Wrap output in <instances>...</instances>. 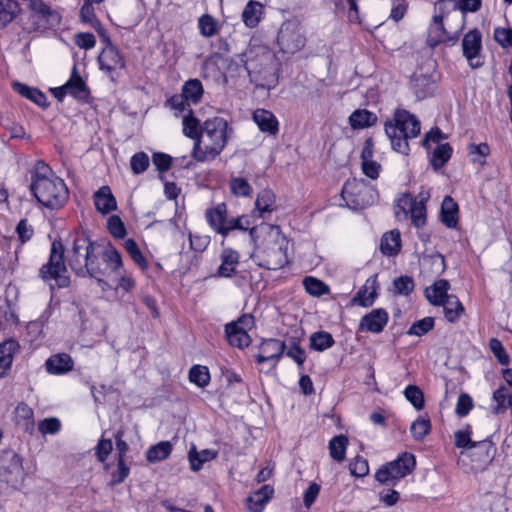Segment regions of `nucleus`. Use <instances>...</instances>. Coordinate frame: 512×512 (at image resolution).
<instances>
[{"instance_id":"f257e3e1","label":"nucleus","mask_w":512,"mask_h":512,"mask_svg":"<svg viewBox=\"0 0 512 512\" xmlns=\"http://www.w3.org/2000/svg\"><path fill=\"white\" fill-rule=\"evenodd\" d=\"M97 247V244L84 231L70 233L65 248L61 242L54 241L51 246L49 262L41 269L43 278L54 279L61 288L67 287L70 280L64 263L65 258L77 275L94 277L102 282L100 277L104 275V272L98 261Z\"/></svg>"},{"instance_id":"f03ea898","label":"nucleus","mask_w":512,"mask_h":512,"mask_svg":"<svg viewBox=\"0 0 512 512\" xmlns=\"http://www.w3.org/2000/svg\"><path fill=\"white\" fill-rule=\"evenodd\" d=\"M254 250L251 259L259 267L278 270L288 263V239L279 226L261 223L249 230Z\"/></svg>"},{"instance_id":"7ed1b4c3","label":"nucleus","mask_w":512,"mask_h":512,"mask_svg":"<svg viewBox=\"0 0 512 512\" xmlns=\"http://www.w3.org/2000/svg\"><path fill=\"white\" fill-rule=\"evenodd\" d=\"M232 129L226 119L212 117L201 126L200 138L194 143L192 156L199 162L215 159L225 148Z\"/></svg>"},{"instance_id":"20e7f679","label":"nucleus","mask_w":512,"mask_h":512,"mask_svg":"<svg viewBox=\"0 0 512 512\" xmlns=\"http://www.w3.org/2000/svg\"><path fill=\"white\" fill-rule=\"evenodd\" d=\"M30 189L40 204L51 209L61 207L68 198V189L64 181L44 164L36 167Z\"/></svg>"},{"instance_id":"39448f33","label":"nucleus","mask_w":512,"mask_h":512,"mask_svg":"<svg viewBox=\"0 0 512 512\" xmlns=\"http://www.w3.org/2000/svg\"><path fill=\"white\" fill-rule=\"evenodd\" d=\"M420 130V121L405 109H396L393 118L385 122V133L393 150L402 154H408V140L416 138Z\"/></svg>"},{"instance_id":"423d86ee","label":"nucleus","mask_w":512,"mask_h":512,"mask_svg":"<svg viewBox=\"0 0 512 512\" xmlns=\"http://www.w3.org/2000/svg\"><path fill=\"white\" fill-rule=\"evenodd\" d=\"M429 198L428 192H420L417 196L410 193H402L394 200V214L397 220L411 219L416 228L426 224V201Z\"/></svg>"},{"instance_id":"0eeeda50","label":"nucleus","mask_w":512,"mask_h":512,"mask_svg":"<svg viewBox=\"0 0 512 512\" xmlns=\"http://www.w3.org/2000/svg\"><path fill=\"white\" fill-rule=\"evenodd\" d=\"M342 198L348 208L358 210L373 205L378 199V192L364 179L352 178L344 183Z\"/></svg>"},{"instance_id":"6e6552de","label":"nucleus","mask_w":512,"mask_h":512,"mask_svg":"<svg viewBox=\"0 0 512 512\" xmlns=\"http://www.w3.org/2000/svg\"><path fill=\"white\" fill-rule=\"evenodd\" d=\"M205 216L210 227L222 236H227L234 230H250L252 225L247 215L228 218L225 203H220L213 208L207 209Z\"/></svg>"},{"instance_id":"1a4fd4ad","label":"nucleus","mask_w":512,"mask_h":512,"mask_svg":"<svg viewBox=\"0 0 512 512\" xmlns=\"http://www.w3.org/2000/svg\"><path fill=\"white\" fill-rule=\"evenodd\" d=\"M415 465V456L409 452H403L395 460L382 465L376 471L375 479L382 485L395 486L413 471Z\"/></svg>"},{"instance_id":"9d476101","label":"nucleus","mask_w":512,"mask_h":512,"mask_svg":"<svg viewBox=\"0 0 512 512\" xmlns=\"http://www.w3.org/2000/svg\"><path fill=\"white\" fill-rule=\"evenodd\" d=\"M492 450L491 441H477L469 449L460 451L457 464L466 473L482 471L492 460Z\"/></svg>"},{"instance_id":"9b49d317","label":"nucleus","mask_w":512,"mask_h":512,"mask_svg":"<svg viewBox=\"0 0 512 512\" xmlns=\"http://www.w3.org/2000/svg\"><path fill=\"white\" fill-rule=\"evenodd\" d=\"M60 20V15L52 11L43 1L32 0L24 29L28 32L42 31L57 26Z\"/></svg>"},{"instance_id":"f8f14e48","label":"nucleus","mask_w":512,"mask_h":512,"mask_svg":"<svg viewBox=\"0 0 512 512\" xmlns=\"http://www.w3.org/2000/svg\"><path fill=\"white\" fill-rule=\"evenodd\" d=\"M277 42L282 52L288 54L297 53L306 43L303 27L298 21H285L278 32Z\"/></svg>"},{"instance_id":"ddd939ff","label":"nucleus","mask_w":512,"mask_h":512,"mask_svg":"<svg viewBox=\"0 0 512 512\" xmlns=\"http://www.w3.org/2000/svg\"><path fill=\"white\" fill-rule=\"evenodd\" d=\"M220 265L218 266L215 276L220 278L234 277V283L238 287H242L247 283L246 275L239 273L237 267L240 263V254L232 248H224L219 256Z\"/></svg>"},{"instance_id":"4468645a","label":"nucleus","mask_w":512,"mask_h":512,"mask_svg":"<svg viewBox=\"0 0 512 512\" xmlns=\"http://www.w3.org/2000/svg\"><path fill=\"white\" fill-rule=\"evenodd\" d=\"M444 134L438 128L431 129L423 139V146L429 150L431 144H437L432 152L431 164L434 169H440L451 158L452 147L448 143H441L444 139Z\"/></svg>"},{"instance_id":"2eb2a0df","label":"nucleus","mask_w":512,"mask_h":512,"mask_svg":"<svg viewBox=\"0 0 512 512\" xmlns=\"http://www.w3.org/2000/svg\"><path fill=\"white\" fill-rule=\"evenodd\" d=\"M253 324V317L248 314L242 315L237 321L226 324L225 334L229 344L238 348L247 347L251 341L248 330L252 328Z\"/></svg>"},{"instance_id":"dca6fc26","label":"nucleus","mask_w":512,"mask_h":512,"mask_svg":"<svg viewBox=\"0 0 512 512\" xmlns=\"http://www.w3.org/2000/svg\"><path fill=\"white\" fill-rule=\"evenodd\" d=\"M101 37L106 42V46L98 56L99 68L113 79V73L125 67V60L118 49L110 43L106 34Z\"/></svg>"},{"instance_id":"f3484780","label":"nucleus","mask_w":512,"mask_h":512,"mask_svg":"<svg viewBox=\"0 0 512 512\" xmlns=\"http://www.w3.org/2000/svg\"><path fill=\"white\" fill-rule=\"evenodd\" d=\"M463 55L471 68H479L483 65L481 56L482 35L477 29L467 32L462 40Z\"/></svg>"},{"instance_id":"a211bd4d","label":"nucleus","mask_w":512,"mask_h":512,"mask_svg":"<svg viewBox=\"0 0 512 512\" xmlns=\"http://www.w3.org/2000/svg\"><path fill=\"white\" fill-rule=\"evenodd\" d=\"M389 320L388 312L383 308L373 309L364 315L359 323V331L380 333L383 331Z\"/></svg>"},{"instance_id":"6ab92c4d","label":"nucleus","mask_w":512,"mask_h":512,"mask_svg":"<svg viewBox=\"0 0 512 512\" xmlns=\"http://www.w3.org/2000/svg\"><path fill=\"white\" fill-rule=\"evenodd\" d=\"M445 2L439 1L435 5V14L433 16V21L429 27V35L428 41L434 46L447 38V32L443 25V9Z\"/></svg>"},{"instance_id":"aec40b11","label":"nucleus","mask_w":512,"mask_h":512,"mask_svg":"<svg viewBox=\"0 0 512 512\" xmlns=\"http://www.w3.org/2000/svg\"><path fill=\"white\" fill-rule=\"evenodd\" d=\"M377 290V276L373 275L365 281L364 285L358 290V292L352 298V304L359 305L362 307L371 306L377 297Z\"/></svg>"},{"instance_id":"412c9836","label":"nucleus","mask_w":512,"mask_h":512,"mask_svg":"<svg viewBox=\"0 0 512 512\" xmlns=\"http://www.w3.org/2000/svg\"><path fill=\"white\" fill-rule=\"evenodd\" d=\"M507 498L498 493H486L479 497L474 512H503L506 508Z\"/></svg>"},{"instance_id":"4be33fe9","label":"nucleus","mask_w":512,"mask_h":512,"mask_svg":"<svg viewBox=\"0 0 512 512\" xmlns=\"http://www.w3.org/2000/svg\"><path fill=\"white\" fill-rule=\"evenodd\" d=\"M252 118L261 132L273 136L279 132V122L271 111L266 109H256L253 112Z\"/></svg>"},{"instance_id":"5701e85b","label":"nucleus","mask_w":512,"mask_h":512,"mask_svg":"<svg viewBox=\"0 0 512 512\" xmlns=\"http://www.w3.org/2000/svg\"><path fill=\"white\" fill-rule=\"evenodd\" d=\"M284 350V342L278 339H267L260 345L259 354L256 358L257 362L261 364L271 360L278 361Z\"/></svg>"},{"instance_id":"b1692460","label":"nucleus","mask_w":512,"mask_h":512,"mask_svg":"<svg viewBox=\"0 0 512 512\" xmlns=\"http://www.w3.org/2000/svg\"><path fill=\"white\" fill-rule=\"evenodd\" d=\"M46 370L53 375H64L73 369L74 362L69 354L59 353L50 356L45 362Z\"/></svg>"},{"instance_id":"393cba45","label":"nucleus","mask_w":512,"mask_h":512,"mask_svg":"<svg viewBox=\"0 0 512 512\" xmlns=\"http://www.w3.org/2000/svg\"><path fill=\"white\" fill-rule=\"evenodd\" d=\"M94 205L101 214L116 210L117 202L109 186H102L94 193Z\"/></svg>"},{"instance_id":"a878e982","label":"nucleus","mask_w":512,"mask_h":512,"mask_svg":"<svg viewBox=\"0 0 512 512\" xmlns=\"http://www.w3.org/2000/svg\"><path fill=\"white\" fill-rule=\"evenodd\" d=\"M274 494V489L270 485H263L260 489L252 493L247 498V508L250 512H262L266 504Z\"/></svg>"},{"instance_id":"bb28decb","label":"nucleus","mask_w":512,"mask_h":512,"mask_svg":"<svg viewBox=\"0 0 512 512\" xmlns=\"http://www.w3.org/2000/svg\"><path fill=\"white\" fill-rule=\"evenodd\" d=\"M450 284L447 280L440 279L425 290L427 300L434 306H440L450 295L448 290Z\"/></svg>"},{"instance_id":"cd10ccee","label":"nucleus","mask_w":512,"mask_h":512,"mask_svg":"<svg viewBox=\"0 0 512 512\" xmlns=\"http://www.w3.org/2000/svg\"><path fill=\"white\" fill-rule=\"evenodd\" d=\"M492 411L495 414L505 412L508 408L512 409V393L505 385H500L492 395Z\"/></svg>"},{"instance_id":"c85d7f7f","label":"nucleus","mask_w":512,"mask_h":512,"mask_svg":"<svg viewBox=\"0 0 512 512\" xmlns=\"http://www.w3.org/2000/svg\"><path fill=\"white\" fill-rule=\"evenodd\" d=\"M101 257L110 274L115 276L125 270L122 256L115 247L111 245L106 247L101 253Z\"/></svg>"},{"instance_id":"c756f323","label":"nucleus","mask_w":512,"mask_h":512,"mask_svg":"<svg viewBox=\"0 0 512 512\" xmlns=\"http://www.w3.org/2000/svg\"><path fill=\"white\" fill-rule=\"evenodd\" d=\"M68 95L79 99L85 100L89 96V90L84 80L77 74L76 68H73V72L69 80L65 83Z\"/></svg>"},{"instance_id":"7c9ffc66","label":"nucleus","mask_w":512,"mask_h":512,"mask_svg":"<svg viewBox=\"0 0 512 512\" xmlns=\"http://www.w3.org/2000/svg\"><path fill=\"white\" fill-rule=\"evenodd\" d=\"M15 423L24 431L31 432L34 427V412L25 403H19L14 411Z\"/></svg>"},{"instance_id":"2f4dec72","label":"nucleus","mask_w":512,"mask_h":512,"mask_svg":"<svg viewBox=\"0 0 512 512\" xmlns=\"http://www.w3.org/2000/svg\"><path fill=\"white\" fill-rule=\"evenodd\" d=\"M401 248V235L398 230L386 232L380 242V249L384 255L394 256Z\"/></svg>"},{"instance_id":"473e14b6","label":"nucleus","mask_w":512,"mask_h":512,"mask_svg":"<svg viewBox=\"0 0 512 512\" xmlns=\"http://www.w3.org/2000/svg\"><path fill=\"white\" fill-rule=\"evenodd\" d=\"M17 348L18 344L14 340L0 344V377H3L10 369Z\"/></svg>"},{"instance_id":"72a5a7b5","label":"nucleus","mask_w":512,"mask_h":512,"mask_svg":"<svg viewBox=\"0 0 512 512\" xmlns=\"http://www.w3.org/2000/svg\"><path fill=\"white\" fill-rule=\"evenodd\" d=\"M204 93L203 85L198 79H189L186 81L181 89V95L191 105L197 104Z\"/></svg>"},{"instance_id":"f704fd0d","label":"nucleus","mask_w":512,"mask_h":512,"mask_svg":"<svg viewBox=\"0 0 512 512\" xmlns=\"http://www.w3.org/2000/svg\"><path fill=\"white\" fill-rule=\"evenodd\" d=\"M263 15V5L257 1H249L242 12V20L249 28L258 25Z\"/></svg>"},{"instance_id":"c9c22d12","label":"nucleus","mask_w":512,"mask_h":512,"mask_svg":"<svg viewBox=\"0 0 512 512\" xmlns=\"http://www.w3.org/2000/svg\"><path fill=\"white\" fill-rule=\"evenodd\" d=\"M441 219L448 228H455L458 223V206L454 200L447 196L441 206Z\"/></svg>"},{"instance_id":"e433bc0d","label":"nucleus","mask_w":512,"mask_h":512,"mask_svg":"<svg viewBox=\"0 0 512 512\" xmlns=\"http://www.w3.org/2000/svg\"><path fill=\"white\" fill-rule=\"evenodd\" d=\"M377 121V116L366 109L355 110L349 117V123L354 129H364L374 125Z\"/></svg>"},{"instance_id":"4c0bfd02","label":"nucleus","mask_w":512,"mask_h":512,"mask_svg":"<svg viewBox=\"0 0 512 512\" xmlns=\"http://www.w3.org/2000/svg\"><path fill=\"white\" fill-rule=\"evenodd\" d=\"M13 88L21 96L31 100L38 106L45 107L47 105V98L39 89L18 82L13 84Z\"/></svg>"},{"instance_id":"58836bf2","label":"nucleus","mask_w":512,"mask_h":512,"mask_svg":"<svg viewBox=\"0 0 512 512\" xmlns=\"http://www.w3.org/2000/svg\"><path fill=\"white\" fill-rule=\"evenodd\" d=\"M411 88L418 99L426 98L434 90L433 81L424 75H414L411 80Z\"/></svg>"},{"instance_id":"ea45409f","label":"nucleus","mask_w":512,"mask_h":512,"mask_svg":"<svg viewBox=\"0 0 512 512\" xmlns=\"http://www.w3.org/2000/svg\"><path fill=\"white\" fill-rule=\"evenodd\" d=\"M275 209V195L271 190H262L256 198L255 210L260 217H264L265 213H270Z\"/></svg>"},{"instance_id":"a19ab883","label":"nucleus","mask_w":512,"mask_h":512,"mask_svg":"<svg viewBox=\"0 0 512 512\" xmlns=\"http://www.w3.org/2000/svg\"><path fill=\"white\" fill-rule=\"evenodd\" d=\"M229 189L236 197H249L252 193V186L248 179L240 175H232L229 179Z\"/></svg>"},{"instance_id":"79ce46f5","label":"nucleus","mask_w":512,"mask_h":512,"mask_svg":"<svg viewBox=\"0 0 512 512\" xmlns=\"http://www.w3.org/2000/svg\"><path fill=\"white\" fill-rule=\"evenodd\" d=\"M348 446V438L345 435L334 436L329 441V454L337 462H342L345 459L346 449Z\"/></svg>"},{"instance_id":"37998d69","label":"nucleus","mask_w":512,"mask_h":512,"mask_svg":"<svg viewBox=\"0 0 512 512\" xmlns=\"http://www.w3.org/2000/svg\"><path fill=\"white\" fill-rule=\"evenodd\" d=\"M93 4L94 3L84 1V4L80 10L81 21L91 25L99 33L100 36H104L105 30L99 20L96 18Z\"/></svg>"},{"instance_id":"c03bdc74","label":"nucleus","mask_w":512,"mask_h":512,"mask_svg":"<svg viewBox=\"0 0 512 512\" xmlns=\"http://www.w3.org/2000/svg\"><path fill=\"white\" fill-rule=\"evenodd\" d=\"M440 306H443L445 318L449 322H455L464 312V308L461 302L454 295H450L448 298H446L445 301L440 304Z\"/></svg>"},{"instance_id":"a18cd8bd","label":"nucleus","mask_w":512,"mask_h":512,"mask_svg":"<svg viewBox=\"0 0 512 512\" xmlns=\"http://www.w3.org/2000/svg\"><path fill=\"white\" fill-rule=\"evenodd\" d=\"M216 456L217 452L213 450L205 449L197 452L194 447L191 448L188 454L191 469L193 471L200 470L205 462L216 458Z\"/></svg>"},{"instance_id":"49530a36","label":"nucleus","mask_w":512,"mask_h":512,"mask_svg":"<svg viewBox=\"0 0 512 512\" xmlns=\"http://www.w3.org/2000/svg\"><path fill=\"white\" fill-rule=\"evenodd\" d=\"M172 446L168 441H162L151 446L146 452V458L149 462L155 463L165 460L171 453Z\"/></svg>"},{"instance_id":"de8ad7c7","label":"nucleus","mask_w":512,"mask_h":512,"mask_svg":"<svg viewBox=\"0 0 512 512\" xmlns=\"http://www.w3.org/2000/svg\"><path fill=\"white\" fill-rule=\"evenodd\" d=\"M303 285L306 292L314 297H320L330 292L327 284L313 276H306L303 279Z\"/></svg>"},{"instance_id":"09e8293b","label":"nucleus","mask_w":512,"mask_h":512,"mask_svg":"<svg viewBox=\"0 0 512 512\" xmlns=\"http://www.w3.org/2000/svg\"><path fill=\"white\" fill-rule=\"evenodd\" d=\"M166 106L174 112L175 116H184L185 114L192 113L191 104L181 94L171 96L166 101Z\"/></svg>"},{"instance_id":"8fccbe9b","label":"nucleus","mask_w":512,"mask_h":512,"mask_svg":"<svg viewBox=\"0 0 512 512\" xmlns=\"http://www.w3.org/2000/svg\"><path fill=\"white\" fill-rule=\"evenodd\" d=\"M115 278L113 288L116 292L131 293L136 286V281L132 274L126 270L115 275Z\"/></svg>"},{"instance_id":"3c124183","label":"nucleus","mask_w":512,"mask_h":512,"mask_svg":"<svg viewBox=\"0 0 512 512\" xmlns=\"http://www.w3.org/2000/svg\"><path fill=\"white\" fill-rule=\"evenodd\" d=\"M183 134L197 141L200 138L201 127H199V121L193 116V112L185 114L182 119Z\"/></svg>"},{"instance_id":"603ef678","label":"nucleus","mask_w":512,"mask_h":512,"mask_svg":"<svg viewBox=\"0 0 512 512\" xmlns=\"http://www.w3.org/2000/svg\"><path fill=\"white\" fill-rule=\"evenodd\" d=\"M189 380L198 387H206L210 382L209 369L202 365L192 366L189 371Z\"/></svg>"},{"instance_id":"864d4df0","label":"nucleus","mask_w":512,"mask_h":512,"mask_svg":"<svg viewBox=\"0 0 512 512\" xmlns=\"http://www.w3.org/2000/svg\"><path fill=\"white\" fill-rule=\"evenodd\" d=\"M334 344L332 335L328 332H316L310 336V346L316 351H324Z\"/></svg>"},{"instance_id":"5fc2aeb1","label":"nucleus","mask_w":512,"mask_h":512,"mask_svg":"<svg viewBox=\"0 0 512 512\" xmlns=\"http://www.w3.org/2000/svg\"><path fill=\"white\" fill-rule=\"evenodd\" d=\"M17 8L16 0H0V29L12 21Z\"/></svg>"},{"instance_id":"6e6d98bb","label":"nucleus","mask_w":512,"mask_h":512,"mask_svg":"<svg viewBox=\"0 0 512 512\" xmlns=\"http://www.w3.org/2000/svg\"><path fill=\"white\" fill-rule=\"evenodd\" d=\"M471 436L472 431L469 426L456 430L454 432V445L461 450L469 449L477 442L473 441Z\"/></svg>"},{"instance_id":"4d7b16f0","label":"nucleus","mask_w":512,"mask_h":512,"mask_svg":"<svg viewBox=\"0 0 512 512\" xmlns=\"http://www.w3.org/2000/svg\"><path fill=\"white\" fill-rule=\"evenodd\" d=\"M431 423L428 418L419 416L411 425L410 432L415 440H422L430 432Z\"/></svg>"},{"instance_id":"13d9d810","label":"nucleus","mask_w":512,"mask_h":512,"mask_svg":"<svg viewBox=\"0 0 512 512\" xmlns=\"http://www.w3.org/2000/svg\"><path fill=\"white\" fill-rule=\"evenodd\" d=\"M404 396L416 410L424 407V394L418 386L408 385L404 390Z\"/></svg>"},{"instance_id":"bf43d9fd","label":"nucleus","mask_w":512,"mask_h":512,"mask_svg":"<svg viewBox=\"0 0 512 512\" xmlns=\"http://www.w3.org/2000/svg\"><path fill=\"white\" fill-rule=\"evenodd\" d=\"M468 150L474 163L479 165H484L486 163V157L490 153V148L487 143L470 144L468 146Z\"/></svg>"},{"instance_id":"052dcab7","label":"nucleus","mask_w":512,"mask_h":512,"mask_svg":"<svg viewBox=\"0 0 512 512\" xmlns=\"http://www.w3.org/2000/svg\"><path fill=\"white\" fill-rule=\"evenodd\" d=\"M435 324L433 317H425L421 320L416 321L411 325L407 331L408 335L422 336L433 329Z\"/></svg>"},{"instance_id":"680f3d73","label":"nucleus","mask_w":512,"mask_h":512,"mask_svg":"<svg viewBox=\"0 0 512 512\" xmlns=\"http://www.w3.org/2000/svg\"><path fill=\"white\" fill-rule=\"evenodd\" d=\"M489 348L493 353L494 357L501 365L509 364L510 357L500 340H498L497 338L490 339Z\"/></svg>"},{"instance_id":"e2e57ef3","label":"nucleus","mask_w":512,"mask_h":512,"mask_svg":"<svg viewBox=\"0 0 512 512\" xmlns=\"http://www.w3.org/2000/svg\"><path fill=\"white\" fill-rule=\"evenodd\" d=\"M107 229L114 238L123 239L126 236L125 225L117 215H112L108 218Z\"/></svg>"},{"instance_id":"0e129e2a","label":"nucleus","mask_w":512,"mask_h":512,"mask_svg":"<svg viewBox=\"0 0 512 512\" xmlns=\"http://www.w3.org/2000/svg\"><path fill=\"white\" fill-rule=\"evenodd\" d=\"M200 33L204 37H212L217 33L216 21L210 15H203L198 20Z\"/></svg>"},{"instance_id":"69168bd1","label":"nucleus","mask_w":512,"mask_h":512,"mask_svg":"<svg viewBox=\"0 0 512 512\" xmlns=\"http://www.w3.org/2000/svg\"><path fill=\"white\" fill-rule=\"evenodd\" d=\"M130 165L134 174H141L149 166V157L144 152H138L131 157Z\"/></svg>"},{"instance_id":"338daca9","label":"nucleus","mask_w":512,"mask_h":512,"mask_svg":"<svg viewBox=\"0 0 512 512\" xmlns=\"http://www.w3.org/2000/svg\"><path fill=\"white\" fill-rule=\"evenodd\" d=\"M349 470L356 477H364L369 473L368 461L361 456H356L350 463Z\"/></svg>"},{"instance_id":"774afa93","label":"nucleus","mask_w":512,"mask_h":512,"mask_svg":"<svg viewBox=\"0 0 512 512\" xmlns=\"http://www.w3.org/2000/svg\"><path fill=\"white\" fill-rule=\"evenodd\" d=\"M494 39L502 47L512 46V29L496 28L494 30Z\"/></svg>"}]
</instances>
